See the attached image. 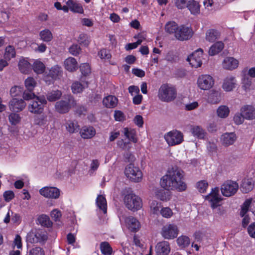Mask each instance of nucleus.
I'll list each match as a JSON object with an SVG mask.
<instances>
[{"instance_id": "0e129e2a", "label": "nucleus", "mask_w": 255, "mask_h": 255, "mask_svg": "<svg viewBox=\"0 0 255 255\" xmlns=\"http://www.w3.org/2000/svg\"><path fill=\"white\" fill-rule=\"evenodd\" d=\"M80 69L82 74L84 75H87L91 72L90 67L87 63L82 64L80 66Z\"/></svg>"}, {"instance_id": "4c0bfd02", "label": "nucleus", "mask_w": 255, "mask_h": 255, "mask_svg": "<svg viewBox=\"0 0 255 255\" xmlns=\"http://www.w3.org/2000/svg\"><path fill=\"white\" fill-rule=\"evenodd\" d=\"M37 222L41 226L46 227H50L52 225V222L50 221L49 217L44 214L38 217Z\"/></svg>"}, {"instance_id": "473e14b6", "label": "nucleus", "mask_w": 255, "mask_h": 255, "mask_svg": "<svg viewBox=\"0 0 255 255\" xmlns=\"http://www.w3.org/2000/svg\"><path fill=\"white\" fill-rule=\"evenodd\" d=\"M96 204L101 211L105 214L107 213V205L106 198L103 195L98 196L96 199Z\"/></svg>"}, {"instance_id": "412c9836", "label": "nucleus", "mask_w": 255, "mask_h": 255, "mask_svg": "<svg viewBox=\"0 0 255 255\" xmlns=\"http://www.w3.org/2000/svg\"><path fill=\"white\" fill-rule=\"evenodd\" d=\"M236 80L233 76H227L223 81V89L227 92L232 91L236 87Z\"/></svg>"}, {"instance_id": "0eeeda50", "label": "nucleus", "mask_w": 255, "mask_h": 255, "mask_svg": "<svg viewBox=\"0 0 255 255\" xmlns=\"http://www.w3.org/2000/svg\"><path fill=\"white\" fill-rule=\"evenodd\" d=\"M239 188L237 183L232 181H227L224 183L221 187L222 195L226 197H231L235 194Z\"/></svg>"}, {"instance_id": "7c9ffc66", "label": "nucleus", "mask_w": 255, "mask_h": 255, "mask_svg": "<svg viewBox=\"0 0 255 255\" xmlns=\"http://www.w3.org/2000/svg\"><path fill=\"white\" fill-rule=\"evenodd\" d=\"M224 44L222 41H218L213 44L209 50V54L214 56L220 52L224 48Z\"/></svg>"}, {"instance_id": "f704fd0d", "label": "nucleus", "mask_w": 255, "mask_h": 255, "mask_svg": "<svg viewBox=\"0 0 255 255\" xmlns=\"http://www.w3.org/2000/svg\"><path fill=\"white\" fill-rule=\"evenodd\" d=\"M62 71L61 67L56 65L51 67L49 72V76L53 79H57L61 76Z\"/></svg>"}, {"instance_id": "6ab92c4d", "label": "nucleus", "mask_w": 255, "mask_h": 255, "mask_svg": "<svg viewBox=\"0 0 255 255\" xmlns=\"http://www.w3.org/2000/svg\"><path fill=\"white\" fill-rule=\"evenodd\" d=\"M236 139L237 136L234 132H226L221 137L222 144L226 146L233 144Z\"/></svg>"}, {"instance_id": "4d7b16f0", "label": "nucleus", "mask_w": 255, "mask_h": 255, "mask_svg": "<svg viewBox=\"0 0 255 255\" xmlns=\"http://www.w3.org/2000/svg\"><path fill=\"white\" fill-rule=\"evenodd\" d=\"M160 212L162 217L166 218H169L173 215L172 211L169 207L162 208L160 210Z\"/></svg>"}, {"instance_id": "bb28decb", "label": "nucleus", "mask_w": 255, "mask_h": 255, "mask_svg": "<svg viewBox=\"0 0 255 255\" xmlns=\"http://www.w3.org/2000/svg\"><path fill=\"white\" fill-rule=\"evenodd\" d=\"M65 68L69 71L73 72L78 68V63L73 57H69L64 61Z\"/></svg>"}, {"instance_id": "680f3d73", "label": "nucleus", "mask_w": 255, "mask_h": 255, "mask_svg": "<svg viewBox=\"0 0 255 255\" xmlns=\"http://www.w3.org/2000/svg\"><path fill=\"white\" fill-rule=\"evenodd\" d=\"M37 96L32 92V91H25L23 93L22 98L24 100L29 101L30 100H32L36 97Z\"/></svg>"}, {"instance_id": "c03bdc74", "label": "nucleus", "mask_w": 255, "mask_h": 255, "mask_svg": "<svg viewBox=\"0 0 255 255\" xmlns=\"http://www.w3.org/2000/svg\"><path fill=\"white\" fill-rule=\"evenodd\" d=\"M66 128L70 133L77 132L79 129V127L77 122L75 121H69L66 124Z\"/></svg>"}, {"instance_id": "37998d69", "label": "nucleus", "mask_w": 255, "mask_h": 255, "mask_svg": "<svg viewBox=\"0 0 255 255\" xmlns=\"http://www.w3.org/2000/svg\"><path fill=\"white\" fill-rule=\"evenodd\" d=\"M15 50L12 46L9 45L5 48L4 54V58L5 59L9 60L11 58L15 57Z\"/></svg>"}, {"instance_id": "e433bc0d", "label": "nucleus", "mask_w": 255, "mask_h": 255, "mask_svg": "<svg viewBox=\"0 0 255 255\" xmlns=\"http://www.w3.org/2000/svg\"><path fill=\"white\" fill-rule=\"evenodd\" d=\"M88 85L87 82H83V83L82 84L78 82H75L73 83L71 86L72 92L75 94L81 93L85 87H88Z\"/></svg>"}, {"instance_id": "603ef678", "label": "nucleus", "mask_w": 255, "mask_h": 255, "mask_svg": "<svg viewBox=\"0 0 255 255\" xmlns=\"http://www.w3.org/2000/svg\"><path fill=\"white\" fill-rule=\"evenodd\" d=\"M9 122L12 125H16L20 121V117L18 114L11 113L8 116Z\"/></svg>"}, {"instance_id": "7ed1b4c3", "label": "nucleus", "mask_w": 255, "mask_h": 255, "mask_svg": "<svg viewBox=\"0 0 255 255\" xmlns=\"http://www.w3.org/2000/svg\"><path fill=\"white\" fill-rule=\"evenodd\" d=\"M164 138L169 146H174L181 143L184 140V135L180 131L174 129L164 135Z\"/></svg>"}, {"instance_id": "f8f14e48", "label": "nucleus", "mask_w": 255, "mask_h": 255, "mask_svg": "<svg viewBox=\"0 0 255 255\" xmlns=\"http://www.w3.org/2000/svg\"><path fill=\"white\" fill-rule=\"evenodd\" d=\"M205 199L209 202L211 207L213 209H215L219 206L222 199L219 195V188H215L213 189L210 193L206 196Z\"/></svg>"}, {"instance_id": "a18cd8bd", "label": "nucleus", "mask_w": 255, "mask_h": 255, "mask_svg": "<svg viewBox=\"0 0 255 255\" xmlns=\"http://www.w3.org/2000/svg\"><path fill=\"white\" fill-rule=\"evenodd\" d=\"M62 96V93L59 90L52 91L47 93L46 97L50 102H54L60 99Z\"/></svg>"}, {"instance_id": "c756f323", "label": "nucleus", "mask_w": 255, "mask_h": 255, "mask_svg": "<svg viewBox=\"0 0 255 255\" xmlns=\"http://www.w3.org/2000/svg\"><path fill=\"white\" fill-rule=\"evenodd\" d=\"M254 186L253 180L252 178L244 179L241 186V189L242 192L248 193L251 191Z\"/></svg>"}, {"instance_id": "dca6fc26", "label": "nucleus", "mask_w": 255, "mask_h": 255, "mask_svg": "<svg viewBox=\"0 0 255 255\" xmlns=\"http://www.w3.org/2000/svg\"><path fill=\"white\" fill-rule=\"evenodd\" d=\"M125 222L127 227L131 232H136L140 228L139 221L132 216L126 218Z\"/></svg>"}, {"instance_id": "f03ea898", "label": "nucleus", "mask_w": 255, "mask_h": 255, "mask_svg": "<svg viewBox=\"0 0 255 255\" xmlns=\"http://www.w3.org/2000/svg\"><path fill=\"white\" fill-rule=\"evenodd\" d=\"M158 97L163 102H171L176 97V89L169 85L163 84L159 89Z\"/></svg>"}, {"instance_id": "13d9d810", "label": "nucleus", "mask_w": 255, "mask_h": 255, "mask_svg": "<svg viewBox=\"0 0 255 255\" xmlns=\"http://www.w3.org/2000/svg\"><path fill=\"white\" fill-rule=\"evenodd\" d=\"M22 92V88L17 86H14L11 88L10 90V94L11 97H15L20 95Z\"/></svg>"}, {"instance_id": "338daca9", "label": "nucleus", "mask_w": 255, "mask_h": 255, "mask_svg": "<svg viewBox=\"0 0 255 255\" xmlns=\"http://www.w3.org/2000/svg\"><path fill=\"white\" fill-rule=\"evenodd\" d=\"M98 55L102 59H109L111 57L109 51L105 49L100 50L98 53Z\"/></svg>"}, {"instance_id": "b1692460", "label": "nucleus", "mask_w": 255, "mask_h": 255, "mask_svg": "<svg viewBox=\"0 0 255 255\" xmlns=\"http://www.w3.org/2000/svg\"><path fill=\"white\" fill-rule=\"evenodd\" d=\"M71 11L74 13H83L84 9L81 3L76 0H68L66 2Z\"/></svg>"}, {"instance_id": "ddd939ff", "label": "nucleus", "mask_w": 255, "mask_h": 255, "mask_svg": "<svg viewBox=\"0 0 255 255\" xmlns=\"http://www.w3.org/2000/svg\"><path fill=\"white\" fill-rule=\"evenodd\" d=\"M203 52V50L200 48L188 57L187 60L192 67L198 68L201 66Z\"/></svg>"}, {"instance_id": "864d4df0", "label": "nucleus", "mask_w": 255, "mask_h": 255, "mask_svg": "<svg viewBox=\"0 0 255 255\" xmlns=\"http://www.w3.org/2000/svg\"><path fill=\"white\" fill-rule=\"evenodd\" d=\"M208 186V182L206 180H201L197 183V188L201 193H204L206 191Z\"/></svg>"}, {"instance_id": "8fccbe9b", "label": "nucleus", "mask_w": 255, "mask_h": 255, "mask_svg": "<svg viewBox=\"0 0 255 255\" xmlns=\"http://www.w3.org/2000/svg\"><path fill=\"white\" fill-rule=\"evenodd\" d=\"M24 84L28 91H32L36 85V82L33 78L28 77L25 80Z\"/></svg>"}, {"instance_id": "2eb2a0df", "label": "nucleus", "mask_w": 255, "mask_h": 255, "mask_svg": "<svg viewBox=\"0 0 255 255\" xmlns=\"http://www.w3.org/2000/svg\"><path fill=\"white\" fill-rule=\"evenodd\" d=\"M26 104L23 100L13 98L9 102L10 110L14 112H19L22 111L26 107Z\"/></svg>"}, {"instance_id": "6e6d98bb", "label": "nucleus", "mask_w": 255, "mask_h": 255, "mask_svg": "<svg viewBox=\"0 0 255 255\" xmlns=\"http://www.w3.org/2000/svg\"><path fill=\"white\" fill-rule=\"evenodd\" d=\"M251 199H248L243 204L242 207V210L240 213V215L242 217L245 216V214L248 211L249 207L251 204Z\"/></svg>"}, {"instance_id": "09e8293b", "label": "nucleus", "mask_w": 255, "mask_h": 255, "mask_svg": "<svg viewBox=\"0 0 255 255\" xmlns=\"http://www.w3.org/2000/svg\"><path fill=\"white\" fill-rule=\"evenodd\" d=\"M220 94L218 92H212L208 97V102L211 104H217L220 101Z\"/></svg>"}, {"instance_id": "c9c22d12", "label": "nucleus", "mask_w": 255, "mask_h": 255, "mask_svg": "<svg viewBox=\"0 0 255 255\" xmlns=\"http://www.w3.org/2000/svg\"><path fill=\"white\" fill-rule=\"evenodd\" d=\"M176 242L178 246L182 249L188 247L190 244L189 238L184 235L179 236L176 240Z\"/></svg>"}, {"instance_id": "4468645a", "label": "nucleus", "mask_w": 255, "mask_h": 255, "mask_svg": "<svg viewBox=\"0 0 255 255\" xmlns=\"http://www.w3.org/2000/svg\"><path fill=\"white\" fill-rule=\"evenodd\" d=\"M42 196L47 198L57 199L60 196V190L54 187H44L39 190Z\"/></svg>"}, {"instance_id": "69168bd1", "label": "nucleus", "mask_w": 255, "mask_h": 255, "mask_svg": "<svg viewBox=\"0 0 255 255\" xmlns=\"http://www.w3.org/2000/svg\"><path fill=\"white\" fill-rule=\"evenodd\" d=\"M78 40L80 44H83L84 46H88L89 44L88 36L85 34H80Z\"/></svg>"}, {"instance_id": "052dcab7", "label": "nucleus", "mask_w": 255, "mask_h": 255, "mask_svg": "<svg viewBox=\"0 0 255 255\" xmlns=\"http://www.w3.org/2000/svg\"><path fill=\"white\" fill-rule=\"evenodd\" d=\"M243 87L245 90L250 89L252 84V80L249 77H245L242 79Z\"/></svg>"}, {"instance_id": "c85d7f7f", "label": "nucleus", "mask_w": 255, "mask_h": 255, "mask_svg": "<svg viewBox=\"0 0 255 255\" xmlns=\"http://www.w3.org/2000/svg\"><path fill=\"white\" fill-rule=\"evenodd\" d=\"M220 37V33L216 29H210L206 32L205 39L206 41L213 42Z\"/></svg>"}, {"instance_id": "a878e982", "label": "nucleus", "mask_w": 255, "mask_h": 255, "mask_svg": "<svg viewBox=\"0 0 255 255\" xmlns=\"http://www.w3.org/2000/svg\"><path fill=\"white\" fill-rule=\"evenodd\" d=\"M81 136L85 139H89L93 137L96 134V130L92 127H83L80 132Z\"/></svg>"}, {"instance_id": "79ce46f5", "label": "nucleus", "mask_w": 255, "mask_h": 255, "mask_svg": "<svg viewBox=\"0 0 255 255\" xmlns=\"http://www.w3.org/2000/svg\"><path fill=\"white\" fill-rule=\"evenodd\" d=\"M178 27L177 24L174 21H169L165 25V30L169 34L174 33L175 36Z\"/></svg>"}, {"instance_id": "f257e3e1", "label": "nucleus", "mask_w": 255, "mask_h": 255, "mask_svg": "<svg viewBox=\"0 0 255 255\" xmlns=\"http://www.w3.org/2000/svg\"><path fill=\"white\" fill-rule=\"evenodd\" d=\"M184 172L177 167L169 169L160 180L161 186L167 190H173L179 192L185 191L187 185L183 181Z\"/></svg>"}, {"instance_id": "9d476101", "label": "nucleus", "mask_w": 255, "mask_h": 255, "mask_svg": "<svg viewBox=\"0 0 255 255\" xmlns=\"http://www.w3.org/2000/svg\"><path fill=\"white\" fill-rule=\"evenodd\" d=\"M214 84V80L212 76L209 75H202L199 77L197 80L198 87L203 90H208L211 89Z\"/></svg>"}, {"instance_id": "ea45409f", "label": "nucleus", "mask_w": 255, "mask_h": 255, "mask_svg": "<svg viewBox=\"0 0 255 255\" xmlns=\"http://www.w3.org/2000/svg\"><path fill=\"white\" fill-rule=\"evenodd\" d=\"M100 250L104 255H111L113 253L112 248L107 242H103L100 244Z\"/></svg>"}, {"instance_id": "49530a36", "label": "nucleus", "mask_w": 255, "mask_h": 255, "mask_svg": "<svg viewBox=\"0 0 255 255\" xmlns=\"http://www.w3.org/2000/svg\"><path fill=\"white\" fill-rule=\"evenodd\" d=\"M230 110L227 106H220L217 110V114L218 117L221 118L227 117L229 114Z\"/></svg>"}, {"instance_id": "cd10ccee", "label": "nucleus", "mask_w": 255, "mask_h": 255, "mask_svg": "<svg viewBox=\"0 0 255 255\" xmlns=\"http://www.w3.org/2000/svg\"><path fill=\"white\" fill-rule=\"evenodd\" d=\"M118 100L114 96L110 95L103 100V105L108 108H114L118 104Z\"/></svg>"}, {"instance_id": "39448f33", "label": "nucleus", "mask_w": 255, "mask_h": 255, "mask_svg": "<svg viewBox=\"0 0 255 255\" xmlns=\"http://www.w3.org/2000/svg\"><path fill=\"white\" fill-rule=\"evenodd\" d=\"M47 103L44 96L35 97L29 104L28 108L30 113L34 114H40L42 112L44 106Z\"/></svg>"}, {"instance_id": "e2e57ef3", "label": "nucleus", "mask_w": 255, "mask_h": 255, "mask_svg": "<svg viewBox=\"0 0 255 255\" xmlns=\"http://www.w3.org/2000/svg\"><path fill=\"white\" fill-rule=\"evenodd\" d=\"M51 217L55 221H59L61 217V212L58 209H55L51 212Z\"/></svg>"}, {"instance_id": "6e6552de", "label": "nucleus", "mask_w": 255, "mask_h": 255, "mask_svg": "<svg viewBox=\"0 0 255 255\" xmlns=\"http://www.w3.org/2000/svg\"><path fill=\"white\" fill-rule=\"evenodd\" d=\"M179 229L177 225L173 224H167L163 226L161 231V235L165 239H173L177 237Z\"/></svg>"}, {"instance_id": "3c124183", "label": "nucleus", "mask_w": 255, "mask_h": 255, "mask_svg": "<svg viewBox=\"0 0 255 255\" xmlns=\"http://www.w3.org/2000/svg\"><path fill=\"white\" fill-rule=\"evenodd\" d=\"M150 211L154 214H157L159 212L161 208V203L156 201L153 200L150 202Z\"/></svg>"}, {"instance_id": "aec40b11", "label": "nucleus", "mask_w": 255, "mask_h": 255, "mask_svg": "<svg viewBox=\"0 0 255 255\" xmlns=\"http://www.w3.org/2000/svg\"><path fill=\"white\" fill-rule=\"evenodd\" d=\"M47 239V237L42 233L31 232L29 233L27 236V241L30 243H36L44 241Z\"/></svg>"}, {"instance_id": "f3484780", "label": "nucleus", "mask_w": 255, "mask_h": 255, "mask_svg": "<svg viewBox=\"0 0 255 255\" xmlns=\"http://www.w3.org/2000/svg\"><path fill=\"white\" fill-rule=\"evenodd\" d=\"M170 250V244L167 241L159 242L155 247L156 253L158 255H168Z\"/></svg>"}, {"instance_id": "a19ab883", "label": "nucleus", "mask_w": 255, "mask_h": 255, "mask_svg": "<svg viewBox=\"0 0 255 255\" xmlns=\"http://www.w3.org/2000/svg\"><path fill=\"white\" fill-rule=\"evenodd\" d=\"M32 68L34 71L38 74L43 73L45 69L44 64L41 61L38 60L34 61L32 65Z\"/></svg>"}, {"instance_id": "de8ad7c7", "label": "nucleus", "mask_w": 255, "mask_h": 255, "mask_svg": "<svg viewBox=\"0 0 255 255\" xmlns=\"http://www.w3.org/2000/svg\"><path fill=\"white\" fill-rule=\"evenodd\" d=\"M156 195L162 201H167L170 199V193L168 190L160 189L156 191Z\"/></svg>"}, {"instance_id": "2f4dec72", "label": "nucleus", "mask_w": 255, "mask_h": 255, "mask_svg": "<svg viewBox=\"0 0 255 255\" xmlns=\"http://www.w3.org/2000/svg\"><path fill=\"white\" fill-rule=\"evenodd\" d=\"M187 7L192 14L197 15L200 13V5L194 0H189Z\"/></svg>"}, {"instance_id": "5701e85b", "label": "nucleus", "mask_w": 255, "mask_h": 255, "mask_svg": "<svg viewBox=\"0 0 255 255\" xmlns=\"http://www.w3.org/2000/svg\"><path fill=\"white\" fill-rule=\"evenodd\" d=\"M241 112L245 119L253 120L255 118V108L252 106L247 105L243 107Z\"/></svg>"}, {"instance_id": "58836bf2", "label": "nucleus", "mask_w": 255, "mask_h": 255, "mask_svg": "<svg viewBox=\"0 0 255 255\" xmlns=\"http://www.w3.org/2000/svg\"><path fill=\"white\" fill-rule=\"evenodd\" d=\"M40 39L44 42H49L53 38V35L51 31L48 29H45L39 33Z\"/></svg>"}, {"instance_id": "5fc2aeb1", "label": "nucleus", "mask_w": 255, "mask_h": 255, "mask_svg": "<svg viewBox=\"0 0 255 255\" xmlns=\"http://www.w3.org/2000/svg\"><path fill=\"white\" fill-rule=\"evenodd\" d=\"M47 122V117L44 115H40L35 117L34 119V123L39 126H43L46 124Z\"/></svg>"}, {"instance_id": "423d86ee", "label": "nucleus", "mask_w": 255, "mask_h": 255, "mask_svg": "<svg viewBox=\"0 0 255 255\" xmlns=\"http://www.w3.org/2000/svg\"><path fill=\"white\" fill-rule=\"evenodd\" d=\"M125 203L126 207L130 210H137L142 207V201L140 197L132 194L125 196Z\"/></svg>"}, {"instance_id": "9b49d317", "label": "nucleus", "mask_w": 255, "mask_h": 255, "mask_svg": "<svg viewBox=\"0 0 255 255\" xmlns=\"http://www.w3.org/2000/svg\"><path fill=\"white\" fill-rule=\"evenodd\" d=\"M75 104V101L72 99H69L67 100H60L55 103V110L59 114H65L68 112L71 106Z\"/></svg>"}, {"instance_id": "20e7f679", "label": "nucleus", "mask_w": 255, "mask_h": 255, "mask_svg": "<svg viewBox=\"0 0 255 255\" xmlns=\"http://www.w3.org/2000/svg\"><path fill=\"white\" fill-rule=\"evenodd\" d=\"M125 173L128 178L134 182L140 181L142 177V173L140 170L131 163L126 167Z\"/></svg>"}, {"instance_id": "4be33fe9", "label": "nucleus", "mask_w": 255, "mask_h": 255, "mask_svg": "<svg viewBox=\"0 0 255 255\" xmlns=\"http://www.w3.org/2000/svg\"><path fill=\"white\" fill-rule=\"evenodd\" d=\"M190 131L194 137L199 139H205L207 133L204 129L199 126H190Z\"/></svg>"}, {"instance_id": "393cba45", "label": "nucleus", "mask_w": 255, "mask_h": 255, "mask_svg": "<svg viewBox=\"0 0 255 255\" xmlns=\"http://www.w3.org/2000/svg\"><path fill=\"white\" fill-rule=\"evenodd\" d=\"M18 67L22 73L26 74L30 69L31 64L27 58L21 57L19 60Z\"/></svg>"}, {"instance_id": "bf43d9fd", "label": "nucleus", "mask_w": 255, "mask_h": 255, "mask_svg": "<svg viewBox=\"0 0 255 255\" xmlns=\"http://www.w3.org/2000/svg\"><path fill=\"white\" fill-rule=\"evenodd\" d=\"M81 49L78 44H73L69 48V52L73 55L77 56L81 52Z\"/></svg>"}, {"instance_id": "72a5a7b5", "label": "nucleus", "mask_w": 255, "mask_h": 255, "mask_svg": "<svg viewBox=\"0 0 255 255\" xmlns=\"http://www.w3.org/2000/svg\"><path fill=\"white\" fill-rule=\"evenodd\" d=\"M123 132L128 140L134 143L137 141L135 130L126 128H124Z\"/></svg>"}, {"instance_id": "1a4fd4ad", "label": "nucleus", "mask_w": 255, "mask_h": 255, "mask_svg": "<svg viewBox=\"0 0 255 255\" xmlns=\"http://www.w3.org/2000/svg\"><path fill=\"white\" fill-rule=\"evenodd\" d=\"M193 35V31L190 27L181 25L175 33V37L180 41L187 40Z\"/></svg>"}, {"instance_id": "774afa93", "label": "nucleus", "mask_w": 255, "mask_h": 255, "mask_svg": "<svg viewBox=\"0 0 255 255\" xmlns=\"http://www.w3.org/2000/svg\"><path fill=\"white\" fill-rule=\"evenodd\" d=\"M28 255H44V253L41 248L35 247L29 251Z\"/></svg>"}, {"instance_id": "a211bd4d", "label": "nucleus", "mask_w": 255, "mask_h": 255, "mask_svg": "<svg viewBox=\"0 0 255 255\" xmlns=\"http://www.w3.org/2000/svg\"><path fill=\"white\" fill-rule=\"evenodd\" d=\"M239 65V61L237 59L232 57H226L222 62L223 68L232 70L236 69Z\"/></svg>"}]
</instances>
